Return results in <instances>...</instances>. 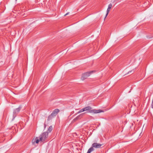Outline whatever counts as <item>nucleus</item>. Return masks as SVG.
I'll return each mask as SVG.
<instances>
[{"label":"nucleus","instance_id":"nucleus-1","mask_svg":"<svg viewBox=\"0 0 153 153\" xmlns=\"http://www.w3.org/2000/svg\"><path fill=\"white\" fill-rule=\"evenodd\" d=\"M84 111H88L89 113H98L102 112H103V111L101 110H95L93 109L91 110L92 108L90 106L86 107L83 108Z\"/></svg>","mask_w":153,"mask_h":153},{"label":"nucleus","instance_id":"nucleus-2","mask_svg":"<svg viewBox=\"0 0 153 153\" xmlns=\"http://www.w3.org/2000/svg\"><path fill=\"white\" fill-rule=\"evenodd\" d=\"M48 136V132L47 131L44 132L39 136L40 141L42 142L44 141L47 138Z\"/></svg>","mask_w":153,"mask_h":153},{"label":"nucleus","instance_id":"nucleus-3","mask_svg":"<svg viewBox=\"0 0 153 153\" xmlns=\"http://www.w3.org/2000/svg\"><path fill=\"white\" fill-rule=\"evenodd\" d=\"M92 72H93V71H90L83 74L81 78V79L82 80H85L90 76Z\"/></svg>","mask_w":153,"mask_h":153},{"label":"nucleus","instance_id":"nucleus-4","mask_svg":"<svg viewBox=\"0 0 153 153\" xmlns=\"http://www.w3.org/2000/svg\"><path fill=\"white\" fill-rule=\"evenodd\" d=\"M21 108V107H19V108H16L14 110L13 114V119H14V118L17 115L19 112Z\"/></svg>","mask_w":153,"mask_h":153},{"label":"nucleus","instance_id":"nucleus-5","mask_svg":"<svg viewBox=\"0 0 153 153\" xmlns=\"http://www.w3.org/2000/svg\"><path fill=\"white\" fill-rule=\"evenodd\" d=\"M102 146V144L96 143H94L92 144V146L93 148L94 147L96 148H100Z\"/></svg>","mask_w":153,"mask_h":153},{"label":"nucleus","instance_id":"nucleus-6","mask_svg":"<svg viewBox=\"0 0 153 153\" xmlns=\"http://www.w3.org/2000/svg\"><path fill=\"white\" fill-rule=\"evenodd\" d=\"M59 111V110L58 109H56L54 110L51 113V114L52 115H53L54 117H55L56 115L57 114L58 112Z\"/></svg>","mask_w":153,"mask_h":153},{"label":"nucleus","instance_id":"nucleus-7","mask_svg":"<svg viewBox=\"0 0 153 153\" xmlns=\"http://www.w3.org/2000/svg\"><path fill=\"white\" fill-rule=\"evenodd\" d=\"M112 7V4H110L108 6V8L107 10V13L106 14L105 16V19L106 18V16H107L109 11H110V9Z\"/></svg>","mask_w":153,"mask_h":153},{"label":"nucleus","instance_id":"nucleus-8","mask_svg":"<svg viewBox=\"0 0 153 153\" xmlns=\"http://www.w3.org/2000/svg\"><path fill=\"white\" fill-rule=\"evenodd\" d=\"M40 141V139L39 140L38 137H36L35 138H33L32 140V143L33 144H35V143H38Z\"/></svg>","mask_w":153,"mask_h":153},{"label":"nucleus","instance_id":"nucleus-9","mask_svg":"<svg viewBox=\"0 0 153 153\" xmlns=\"http://www.w3.org/2000/svg\"><path fill=\"white\" fill-rule=\"evenodd\" d=\"M82 114H81L77 117H76L73 120V122H75L76 120H78V119L80 118V117H82Z\"/></svg>","mask_w":153,"mask_h":153},{"label":"nucleus","instance_id":"nucleus-10","mask_svg":"<svg viewBox=\"0 0 153 153\" xmlns=\"http://www.w3.org/2000/svg\"><path fill=\"white\" fill-rule=\"evenodd\" d=\"M94 150V149L92 146L88 149L87 153H90L91 152L93 151Z\"/></svg>","mask_w":153,"mask_h":153},{"label":"nucleus","instance_id":"nucleus-11","mask_svg":"<svg viewBox=\"0 0 153 153\" xmlns=\"http://www.w3.org/2000/svg\"><path fill=\"white\" fill-rule=\"evenodd\" d=\"M54 117L53 115H52V114H51V115H50L48 117V120L49 121L51 120H52L53 118H54Z\"/></svg>","mask_w":153,"mask_h":153},{"label":"nucleus","instance_id":"nucleus-12","mask_svg":"<svg viewBox=\"0 0 153 153\" xmlns=\"http://www.w3.org/2000/svg\"><path fill=\"white\" fill-rule=\"evenodd\" d=\"M52 130V127L51 126H50L48 128V131L50 132Z\"/></svg>","mask_w":153,"mask_h":153},{"label":"nucleus","instance_id":"nucleus-13","mask_svg":"<svg viewBox=\"0 0 153 153\" xmlns=\"http://www.w3.org/2000/svg\"><path fill=\"white\" fill-rule=\"evenodd\" d=\"M134 70H131V71H128V72L127 74H128L130 73H131L132 74H133L134 73Z\"/></svg>","mask_w":153,"mask_h":153},{"label":"nucleus","instance_id":"nucleus-14","mask_svg":"<svg viewBox=\"0 0 153 153\" xmlns=\"http://www.w3.org/2000/svg\"><path fill=\"white\" fill-rule=\"evenodd\" d=\"M151 107L152 108H153V99L152 100V102L151 104Z\"/></svg>","mask_w":153,"mask_h":153},{"label":"nucleus","instance_id":"nucleus-15","mask_svg":"<svg viewBox=\"0 0 153 153\" xmlns=\"http://www.w3.org/2000/svg\"><path fill=\"white\" fill-rule=\"evenodd\" d=\"M80 112H83L84 111V109H83V108H82V109H81L80 110Z\"/></svg>","mask_w":153,"mask_h":153},{"label":"nucleus","instance_id":"nucleus-16","mask_svg":"<svg viewBox=\"0 0 153 153\" xmlns=\"http://www.w3.org/2000/svg\"><path fill=\"white\" fill-rule=\"evenodd\" d=\"M80 111H78L76 114H79L80 113Z\"/></svg>","mask_w":153,"mask_h":153},{"label":"nucleus","instance_id":"nucleus-17","mask_svg":"<svg viewBox=\"0 0 153 153\" xmlns=\"http://www.w3.org/2000/svg\"><path fill=\"white\" fill-rule=\"evenodd\" d=\"M68 14H69V13H68H68H67L66 14H65V15H64V16H66V15H68Z\"/></svg>","mask_w":153,"mask_h":153},{"label":"nucleus","instance_id":"nucleus-18","mask_svg":"<svg viewBox=\"0 0 153 153\" xmlns=\"http://www.w3.org/2000/svg\"><path fill=\"white\" fill-rule=\"evenodd\" d=\"M44 126H45V128L46 126V125L45 124Z\"/></svg>","mask_w":153,"mask_h":153}]
</instances>
